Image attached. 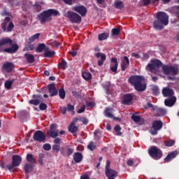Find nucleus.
<instances>
[{
    "label": "nucleus",
    "instance_id": "nucleus-1",
    "mask_svg": "<svg viewBox=\"0 0 179 179\" xmlns=\"http://www.w3.org/2000/svg\"><path fill=\"white\" fill-rule=\"evenodd\" d=\"M19 50V45L13 44V41L10 38H5L0 40V52L7 54H15Z\"/></svg>",
    "mask_w": 179,
    "mask_h": 179
},
{
    "label": "nucleus",
    "instance_id": "nucleus-2",
    "mask_svg": "<svg viewBox=\"0 0 179 179\" xmlns=\"http://www.w3.org/2000/svg\"><path fill=\"white\" fill-rule=\"evenodd\" d=\"M145 78L142 76H131L128 82L134 86L135 90L137 92H145L146 90V83L143 82Z\"/></svg>",
    "mask_w": 179,
    "mask_h": 179
},
{
    "label": "nucleus",
    "instance_id": "nucleus-3",
    "mask_svg": "<svg viewBox=\"0 0 179 179\" xmlns=\"http://www.w3.org/2000/svg\"><path fill=\"white\" fill-rule=\"evenodd\" d=\"M157 20L153 22V27L156 30H163L164 26L169 24V15L164 12H158L157 13Z\"/></svg>",
    "mask_w": 179,
    "mask_h": 179
},
{
    "label": "nucleus",
    "instance_id": "nucleus-4",
    "mask_svg": "<svg viewBox=\"0 0 179 179\" xmlns=\"http://www.w3.org/2000/svg\"><path fill=\"white\" fill-rule=\"evenodd\" d=\"M59 15V11L55 9H48L43 11L39 15H37V19L40 22L41 24H45L47 22L51 20V16H58Z\"/></svg>",
    "mask_w": 179,
    "mask_h": 179
},
{
    "label": "nucleus",
    "instance_id": "nucleus-5",
    "mask_svg": "<svg viewBox=\"0 0 179 179\" xmlns=\"http://www.w3.org/2000/svg\"><path fill=\"white\" fill-rule=\"evenodd\" d=\"M148 154L152 159H154V160H159L163 157V152H162L160 148L156 146L150 147Z\"/></svg>",
    "mask_w": 179,
    "mask_h": 179
},
{
    "label": "nucleus",
    "instance_id": "nucleus-6",
    "mask_svg": "<svg viewBox=\"0 0 179 179\" xmlns=\"http://www.w3.org/2000/svg\"><path fill=\"white\" fill-rule=\"evenodd\" d=\"M162 71L164 75H173L177 76L179 72L178 66H167L166 64L162 65Z\"/></svg>",
    "mask_w": 179,
    "mask_h": 179
},
{
    "label": "nucleus",
    "instance_id": "nucleus-7",
    "mask_svg": "<svg viewBox=\"0 0 179 179\" xmlns=\"http://www.w3.org/2000/svg\"><path fill=\"white\" fill-rule=\"evenodd\" d=\"M20 164H22V157L15 155L12 157V163L7 165L6 169L12 173L13 172V169H15V167H19Z\"/></svg>",
    "mask_w": 179,
    "mask_h": 179
},
{
    "label": "nucleus",
    "instance_id": "nucleus-8",
    "mask_svg": "<svg viewBox=\"0 0 179 179\" xmlns=\"http://www.w3.org/2000/svg\"><path fill=\"white\" fill-rule=\"evenodd\" d=\"M156 68H163L162 61L159 59H152L151 60V63H149L146 66L147 71H149L152 73H156Z\"/></svg>",
    "mask_w": 179,
    "mask_h": 179
},
{
    "label": "nucleus",
    "instance_id": "nucleus-9",
    "mask_svg": "<svg viewBox=\"0 0 179 179\" xmlns=\"http://www.w3.org/2000/svg\"><path fill=\"white\" fill-rule=\"evenodd\" d=\"M64 16L69 19L72 23L79 24L82 22V17L73 11H68L67 14H65Z\"/></svg>",
    "mask_w": 179,
    "mask_h": 179
},
{
    "label": "nucleus",
    "instance_id": "nucleus-10",
    "mask_svg": "<svg viewBox=\"0 0 179 179\" xmlns=\"http://www.w3.org/2000/svg\"><path fill=\"white\" fill-rule=\"evenodd\" d=\"M163 128V122L161 120H155L152 124L150 130L151 135H157V131Z\"/></svg>",
    "mask_w": 179,
    "mask_h": 179
},
{
    "label": "nucleus",
    "instance_id": "nucleus-11",
    "mask_svg": "<svg viewBox=\"0 0 179 179\" xmlns=\"http://www.w3.org/2000/svg\"><path fill=\"white\" fill-rule=\"evenodd\" d=\"M33 139L36 142H39L41 143V142H45V139H47V137H45V134H44V132L38 130L34 134Z\"/></svg>",
    "mask_w": 179,
    "mask_h": 179
},
{
    "label": "nucleus",
    "instance_id": "nucleus-12",
    "mask_svg": "<svg viewBox=\"0 0 179 179\" xmlns=\"http://www.w3.org/2000/svg\"><path fill=\"white\" fill-rule=\"evenodd\" d=\"M75 149L69 147V145H65L64 147H62L60 149L61 155L65 157H69V156L73 155Z\"/></svg>",
    "mask_w": 179,
    "mask_h": 179
},
{
    "label": "nucleus",
    "instance_id": "nucleus-13",
    "mask_svg": "<svg viewBox=\"0 0 179 179\" xmlns=\"http://www.w3.org/2000/svg\"><path fill=\"white\" fill-rule=\"evenodd\" d=\"M47 135L49 138H55L58 136V131H57V124H51L50 129L47 130Z\"/></svg>",
    "mask_w": 179,
    "mask_h": 179
},
{
    "label": "nucleus",
    "instance_id": "nucleus-14",
    "mask_svg": "<svg viewBox=\"0 0 179 179\" xmlns=\"http://www.w3.org/2000/svg\"><path fill=\"white\" fill-rule=\"evenodd\" d=\"M72 10L79 13V15L82 16H86V14L87 13V8L83 5L73 6Z\"/></svg>",
    "mask_w": 179,
    "mask_h": 179
},
{
    "label": "nucleus",
    "instance_id": "nucleus-15",
    "mask_svg": "<svg viewBox=\"0 0 179 179\" xmlns=\"http://www.w3.org/2000/svg\"><path fill=\"white\" fill-rule=\"evenodd\" d=\"M132 100H134V96L131 94H125L122 97V103L124 106H131Z\"/></svg>",
    "mask_w": 179,
    "mask_h": 179
},
{
    "label": "nucleus",
    "instance_id": "nucleus-16",
    "mask_svg": "<svg viewBox=\"0 0 179 179\" xmlns=\"http://www.w3.org/2000/svg\"><path fill=\"white\" fill-rule=\"evenodd\" d=\"M111 63L110 65V70L114 73H117V69H118V60L115 57H113L110 59Z\"/></svg>",
    "mask_w": 179,
    "mask_h": 179
},
{
    "label": "nucleus",
    "instance_id": "nucleus-17",
    "mask_svg": "<svg viewBox=\"0 0 179 179\" xmlns=\"http://www.w3.org/2000/svg\"><path fill=\"white\" fill-rule=\"evenodd\" d=\"M48 89L49 90L50 97H54V96H58V91L55 87V83H51L48 85Z\"/></svg>",
    "mask_w": 179,
    "mask_h": 179
},
{
    "label": "nucleus",
    "instance_id": "nucleus-18",
    "mask_svg": "<svg viewBox=\"0 0 179 179\" xmlns=\"http://www.w3.org/2000/svg\"><path fill=\"white\" fill-rule=\"evenodd\" d=\"M162 94L164 97H173L174 96V90L171 88L164 87L162 89Z\"/></svg>",
    "mask_w": 179,
    "mask_h": 179
},
{
    "label": "nucleus",
    "instance_id": "nucleus-19",
    "mask_svg": "<svg viewBox=\"0 0 179 179\" xmlns=\"http://www.w3.org/2000/svg\"><path fill=\"white\" fill-rule=\"evenodd\" d=\"M178 155V151L174 150L173 152H169L167 155L166 157L164 159V160L166 163H170V162H171L173 159H176V157H177Z\"/></svg>",
    "mask_w": 179,
    "mask_h": 179
},
{
    "label": "nucleus",
    "instance_id": "nucleus-20",
    "mask_svg": "<svg viewBox=\"0 0 179 179\" xmlns=\"http://www.w3.org/2000/svg\"><path fill=\"white\" fill-rule=\"evenodd\" d=\"M14 27H15V24H13V22H10L7 28H6V22H3L1 24V29L3 31H7V33H10V31H12Z\"/></svg>",
    "mask_w": 179,
    "mask_h": 179
},
{
    "label": "nucleus",
    "instance_id": "nucleus-21",
    "mask_svg": "<svg viewBox=\"0 0 179 179\" xmlns=\"http://www.w3.org/2000/svg\"><path fill=\"white\" fill-rule=\"evenodd\" d=\"M176 101H177V98L176 96H171L169 99L164 100V105L166 107H173L176 104Z\"/></svg>",
    "mask_w": 179,
    "mask_h": 179
},
{
    "label": "nucleus",
    "instance_id": "nucleus-22",
    "mask_svg": "<svg viewBox=\"0 0 179 179\" xmlns=\"http://www.w3.org/2000/svg\"><path fill=\"white\" fill-rule=\"evenodd\" d=\"M95 57L96 58H101L100 60H98V66H101L103 64H104V62L106 61L107 57L104 53H100V52H96L95 53Z\"/></svg>",
    "mask_w": 179,
    "mask_h": 179
},
{
    "label": "nucleus",
    "instance_id": "nucleus-23",
    "mask_svg": "<svg viewBox=\"0 0 179 179\" xmlns=\"http://www.w3.org/2000/svg\"><path fill=\"white\" fill-rule=\"evenodd\" d=\"M128 66H129V59L128 57L124 56V59L121 63V70L124 72L127 71V68H128Z\"/></svg>",
    "mask_w": 179,
    "mask_h": 179
},
{
    "label": "nucleus",
    "instance_id": "nucleus-24",
    "mask_svg": "<svg viewBox=\"0 0 179 179\" xmlns=\"http://www.w3.org/2000/svg\"><path fill=\"white\" fill-rule=\"evenodd\" d=\"M154 111H156L157 113L154 115L155 117H164V115H166L167 114V110L163 108H158L157 106V109Z\"/></svg>",
    "mask_w": 179,
    "mask_h": 179
},
{
    "label": "nucleus",
    "instance_id": "nucleus-25",
    "mask_svg": "<svg viewBox=\"0 0 179 179\" xmlns=\"http://www.w3.org/2000/svg\"><path fill=\"white\" fill-rule=\"evenodd\" d=\"M34 164H25L24 165V171L26 174L27 179H29V173H31L33 171V169H34Z\"/></svg>",
    "mask_w": 179,
    "mask_h": 179
},
{
    "label": "nucleus",
    "instance_id": "nucleus-26",
    "mask_svg": "<svg viewBox=\"0 0 179 179\" xmlns=\"http://www.w3.org/2000/svg\"><path fill=\"white\" fill-rule=\"evenodd\" d=\"M13 63L8 62L3 65L2 69L6 71V72H10L11 71H13Z\"/></svg>",
    "mask_w": 179,
    "mask_h": 179
},
{
    "label": "nucleus",
    "instance_id": "nucleus-27",
    "mask_svg": "<svg viewBox=\"0 0 179 179\" xmlns=\"http://www.w3.org/2000/svg\"><path fill=\"white\" fill-rule=\"evenodd\" d=\"M24 57L28 64H34V62H35L36 61V59L34 58V55L31 54L25 53Z\"/></svg>",
    "mask_w": 179,
    "mask_h": 179
},
{
    "label": "nucleus",
    "instance_id": "nucleus-28",
    "mask_svg": "<svg viewBox=\"0 0 179 179\" xmlns=\"http://www.w3.org/2000/svg\"><path fill=\"white\" fill-rule=\"evenodd\" d=\"M73 160L76 163H80L83 160V155L80 152H76L73 154Z\"/></svg>",
    "mask_w": 179,
    "mask_h": 179
},
{
    "label": "nucleus",
    "instance_id": "nucleus-29",
    "mask_svg": "<svg viewBox=\"0 0 179 179\" xmlns=\"http://www.w3.org/2000/svg\"><path fill=\"white\" fill-rule=\"evenodd\" d=\"M26 160L29 164H36V160L34 157H33V154H27L26 156Z\"/></svg>",
    "mask_w": 179,
    "mask_h": 179
},
{
    "label": "nucleus",
    "instance_id": "nucleus-30",
    "mask_svg": "<svg viewBox=\"0 0 179 179\" xmlns=\"http://www.w3.org/2000/svg\"><path fill=\"white\" fill-rule=\"evenodd\" d=\"M43 4V3L36 1L35 3L32 5V8L36 12H41V5Z\"/></svg>",
    "mask_w": 179,
    "mask_h": 179
},
{
    "label": "nucleus",
    "instance_id": "nucleus-31",
    "mask_svg": "<svg viewBox=\"0 0 179 179\" xmlns=\"http://www.w3.org/2000/svg\"><path fill=\"white\" fill-rule=\"evenodd\" d=\"M105 115L108 118H114V115H113V108H106L105 110Z\"/></svg>",
    "mask_w": 179,
    "mask_h": 179
},
{
    "label": "nucleus",
    "instance_id": "nucleus-32",
    "mask_svg": "<svg viewBox=\"0 0 179 179\" xmlns=\"http://www.w3.org/2000/svg\"><path fill=\"white\" fill-rule=\"evenodd\" d=\"M13 82H15V80H6L4 83L5 89H7V90H10V89H12V85H13Z\"/></svg>",
    "mask_w": 179,
    "mask_h": 179
},
{
    "label": "nucleus",
    "instance_id": "nucleus-33",
    "mask_svg": "<svg viewBox=\"0 0 179 179\" xmlns=\"http://www.w3.org/2000/svg\"><path fill=\"white\" fill-rule=\"evenodd\" d=\"M44 50L47 51V50H48V48H45V45L44 43H40L36 48V52H43Z\"/></svg>",
    "mask_w": 179,
    "mask_h": 179
},
{
    "label": "nucleus",
    "instance_id": "nucleus-34",
    "mask_svg": "<svg viewBox=\"0 0 179 179\" xmlns=\"http://www.w3.org/2000/svg\"><path fill=\"white\" fill-rule=\"evenodd\" d=\"M39 38L40 33L35 34L29 38L28 43H29V44H31V43H34L36 40H38Z\"/></svg>",
    "mask_w": 179,
    "mask_h": 179
},
{
    "label": "nucleus",
    "instance_id": "nucleus-35",
    "mask_svg": "<svg viewBox=\"0 0 179 179\" xmlns=\"http://www.w3.org/2000/svg\"><path fill=\"white\" fill-rule=\"evenodd\" d=\"M67 65H68V63H66V61L62 59V62L59 63L58 64V68L59 69H62L63 71H65V69H66Z\"/></svg>",
    "mask_w": 179,
    "mask_h": 179
},
{
    "label": "nucleus",
    "instance_id": "nucleus-36",
    "mask_svg": "<svg viewBox=\"0 0 179 179\" xmlns=\"http://www.w3.org/2000/svg\"><path fill=\"white\" fill-rule=\"evenodd\" d=\"M69 131L71 134H76V132H78V127H76L73 123H71L69 127Z\"/></svg>",
    "mask_w": 179,
    "mask_h": 179
},
{
    "label": "nucleus",
    "instance_id": "nucleus-37",
    "mask_svg": "<svg viewBox=\"0 0 179 179\" xmlns=\"http://www.w3.org/2000/svg\"><path fill=\"white\" fill-rule=\"evenodd\" d=\"M34 50V45L28 42V44L25 45L23 51H33Z\"/></svg>",
    "mask_w": 179,
    "mask_h": 179
},
{
    "label": "nucleus",
    "instance_id": "nucleus-38",
    "mask_svg": "<svg viewBox=\"0 0 179 179\" xmlns=\"http://www.w3.org/2000/svg\"><path fill=\"white\" fill-rule=\"evenodd\" d=\"M114 6L116 9H122L124 8V3L122 1L114 2Z\"/></svg>",
    "mask_w": 179,
    "mask_h": 179
},
{
    "label": "nucleus",
    "instance_id": "nucleus-39",
    "mask_svg": "<svg viewBox=\"0 0 179 179\" xmlns=\"http://www.w3.org/2000/svg\"><path fill=\"white\" fill-rule=\"evenodd\" d=\"M44 157H45V155L43 152L38 154V164L40 166H43L44 164Z\"/></svg>",
    "mask_w": 179,
    "mask_h": 179
},
{
    "label": "nucleus",
    "instance_id": "nucleus-40",
    "mask_svg": "<svg viewBox=\"0 0 179 179\" xmlns=\"http://www.w3.org/2000/svg\"><path fill=\"white\" fill-rule=\"evenodd\" d=\"M83 78L85 79V80H90L92 79V73L87 71L83 72Z\"/></svg>",
    "mask_w": 179,
    "mask_h": 179
},
{
    "label": "nucleus",
    "instance_id": "nucleus-41",
    "mask_svg": "<svg viewBox=\"0 0 179 179\" xmlns=\"http://www.w3.org/2000/svg\"><path fill=\"white\" fill-rule=\"evenodd\" d=\"M152 91L153 92L154 96H159V94H160V90L157 85H153L152 87Z\"/></svg>",
    "mask_w": 179,
    "mask_h": 179
},
{
    "label": "nucleus",
    "instance_id": "nucleus-42",
    "mask_svg": "<svg viewBox=\"0 0 179 179\" xmlns=\"http://www.w3.org/2000/svg\"><path fill=\"white\" fill-rule=\"evenodd\" d=\"M107 38H108V34H107L106 33H102L99 34L98 39L99 41L107 40Z\"/></svg>",
    "mask_w": 179,
    "mask_h": 179
},
{
    "label": "nucleus",
    "instance_id": "nucleus-43",
    "mask_svg": "<svg viewBox=\"0 0 179 179\" xmlns=\"http://www.w3.org/2000/svg\"><path fill=\"white\" fill-rule=\"evenodd\" d=\"M66 95L65 92V89L61 88L59 90V96L62 100H65V96Z\"/></svg>",
    "mask_w": 179,
    "mask_h": 179
},
{
    "label": "nucleus",
    "instance_id": "nucleus-44",
    "mask_svg": "<svg viewBox=\"0 0 179 179\" xmlns=\"http://www.w3.org/2000/svg\"><path fill=\"white\" fill-rule=\"evenodd\" d=\"M43 55H44L45 58H52V57L54 55H55V51L51 52V51L48 50V51L45 52Z\"/></svg>",
    "mask_w": 179,
    "mask_h": 179
},
{
    "label": "nucleus",
    "instance_id": "nucleus-45",
    "mask_svg": "<svg viewBox=\"0 0 179 179\" xmlns=\"http://www.w3.org/2000/svg\"><path fill=\"white\" fill-rule=\"evenodd\" d=\"M87 149H89V150H91V152H93V150H94V149H96V144L94 143V142L91 141L87 145Z\"/></svg>",
    "mask_w": 179,
    "mask_h": 179
},
{
    "label": "nucleus",
    "instance_id": "nucleus-46",
    "mask_svg": "<svg viewBox=\"0 0 179 179\" xmlns=\"http://www.w3.org/2000/svg\"><path fill=\"white\" fill-rule=\"evenodd\" d=\"M174 143H176V141L174 140L164 141L165 146H168L169 148H171V146H174Z\"/></svg>",
    "mask_w": 179,
    "mask_h": 179
},
{
    "label": "nucleus",
    "instance_id": "nucleus-47",
    "mask_svg": "<svg viewBox=\"0 0 179 179\" xmlns=\"http://www.w3.org/2000/svg\"><path fill=\"white\" fill-rule=\"evenodd\" d=\"M115 131L117 132V136H121V135H122V133H121V127L119 124H117L115 127Z\"/></svg>",
    "mask_w": 179,
    "mask_h": 179
},
{
    "label": "nucleus",
    "instance_id": "nucleus-48",
    "mask_svg": "<svg viewBox=\"0 0 179 179\" xmlns=\"http://www.w3.org/2000/svg\"><path fill=\"white\" fill-rule=\"evenodd\" d=\"M72 94L76 99H80L82 93L80 92L72 91Z\"/></svg>",
    "mask_w": 179,
    "mask_h": 179
},
{
    "label": "nucleus",
    "instance_id": "nucleus-49",
    "mask_svg": "<svg viewBox=\"0 0 179 179\" xmlns=\"http://www.w3.org/2000/svg\"><path fill=\"white\" fill-rule=\"evenodd\" d=\"M145 110H148L149 108H152V110H157V106H153L151 103H148L147 106H145Z\"/></svg>",
    "mask_w": 179,
    "mask_h": 179
},
{
    "label": "nucleus",
    "instance_id": "nucleus-50",
    "mask_svg": "<svg viewBox=\"0 0 179 179\" xmlns=\"http://www.w3.org/2000/svg\"><path fill=\"white\" fill-rule=\"evenodd\" d=\"M49 45H52V47L58 48L59 46V42L58 41H53L49 42Z\"/></svg>",
    "mask_w": 179,
    "mask_h": 179
},
{
    "label": "nucleus",
    "instance_id": "nucleus-51",
    "mask_svg": "<svg viewBox=\"0 0 179 179\" xmlns=\"http://www.w3.org/2000/svg\"><path fill=\"white\" fill-rule=\"evenodd\" d=\"M29 104L32 106H38L40 104V101L37 99H31L29 100Z\"/></svg>",
    "mask_w": 179,
    "mask_h": 179
},
{
    "label": "nucleus",
    "instance_id": "nucleus-52",
    "mask_svg": "<svg viewBox=\"0 0 179 179\" xmlns=\"http://www.w3.org/2000/svg\"><path fill=\"white\" fill-rule=\"evenodd\" d=\"M120 28H115L112 29L113 36H118L120 34Z\"/></svg>",
    "mask_w": 179,
    "mask_h": 179
},
{
    "label": "nucleus",
    "instance_id": "nucleus-53",
    "mask_svg": "<svg viewBox=\"0 0 179 179\" xmlns=\"http://www.w3.org/2000/svg\"><path fill=\"white\" fill-rule=\"evenodd\" d=\"M131 118L134 122H141V116L132 115Z\"/></svg>",
    "mask_w": 179,
    "mask_h": 179
},
{
    "label": "nucleus",
    "instance_id": "nucleus-54",
    "mask_svg": "<svg viewBox=\"0 0 179 179\" xmlns=\"http://www.w3.org/2000/svg\"><path fill=\"white\" fill-rule=\"evenodd\" d=\"M60 149H61V147L59 146V145L55 144L52 145V150H54L55 152H57V153L59 152Z\"/></svg>",
    "mask_w": 179,
    "mask_h": 179
},
{
    "label": "nucleus",
    "instance_id": "nucleus-55",
    "mask_svg": "<svg viewBox=\"0 0 179 179\" xmlns=\"http://www.w3.org/2000/svg\"><path fill=\"white\" fill-rule=\"evenodd\" d=\"M80 121H81L84 125H87L89 124V120L86 117H80Z\"/></svg>",
    "mask_w": 179,
    "mask_h": 179
},
{
    "label": "nucleus",
    "instance_id": "nucleus-56",
    "mask_svg": "<svg viewBox=\"0 0 179 179\" xmlns=\"http://www.w3.org/2000/svg\"><path fill=\"white\" fill-rule=\"evenodd\" d=\"M44 150H51V145L50 143H45L43 146Z\"/></svg>",
    "mask_w": 179,
    "mask_h": 179
},
{
    "label": "nucleus",
    "instance_id": "nucleus-57",
    "mask_svg": "<svg viewBox=\"0 0 179 179\" xmlns=\"http://www.w3.org/2000/svg\"><path fill=\"white\" fill-rule=\"evenodd\" d=\"M39 108H40V110H41V111H44V110H47V104H45L44 103H41L39 105Z\"/></svg>",
    "mask_w": 179,
    "mask_h": 179
},
{
    "label": "nucleus",
    "instance_id": "nucleus-58",
    "mask_svg": "<svg viewBox=\"0 0 179 179\" xmlns=\"http://www.w3.org/2000/svg\"><path fill=\"white\" fill-rule=\"evenodd\" d=\"M66 108L68 111L73 112L75 110V106L71 104H68Z\"/></svg>",
    "mask_w": 179,
    "mask_h": 179
},
{
    "label": "nucleus",
    "instance_id": "nucleus-59",
    "mask_svg": "<svg viewBox=\"0 0 179 179\" xmlns=\"http://www.w3.org/2000/svg\"><path fill=\"white\" fill-rule=\"evenodd\" d=\"M59 111L60 113H62L64 115L66 114V111H67V108L66 107H62V106H60L59 108Z\"/></svg>",
    "mask_w": 179,
    "mask_h": 179
},
{
    "label": "nucleus",
    "instance_id": "nucleus-60",
    "mask_svg": "<svg viewBox=\"0 0 179 179\" xmlns=\"http://www.w3.org/2000/svg\"><path fill=\"white\" fill-rule=\"evenodd\" d=\"M85 110H86V106H83L78 110V114H82V113H85Z\"/></svg>",
    "mask_w": 179,
    "mask_h": 179
},
{
    "label": "nucleus",
    "instance_id": "nucleus-61",
    "mask_svg": "<svg viewBox=\"0 0 179 179\" xmlns=\"http://www.w3.org/2000/svg\"><path fill=\"white\" fill-rule=\"evenodd\" d=\"M104 89L106 90V94H111V93L110 92V85H105Z\"/></svg>",
    "mask_w": 179,
    "mask_h": 179
},
{
    "label": "nucleus",
    "instance_id": "nucleus-62",
    "mask_svg": "<svg viewBox=\"0 0 179 179\" xmlns=\"http://www.w3.org/2000/svg\"><path fill=\"white\" fill-rule=\"evenodd\" d=\"M86 106H87V107H94V102L87 101Z\"/></svg>",
    "mask_w": 179,
    "mask_h": 179
},
{
    "label": "nucleus",
    "instance_id": "nucleus-63",
    "mask_svg": "<svg viewBox=\"0 0 179 179\" xmlns=\"http://www.w3.org/2000/svg\"><path fill=\"white\" fill-rule=\"evenodd\" d=\"M143 6H148L150 3V0H143Z\"/></svg>",
    "mask_w": 179,
    "mask_h": 179
},
{
    "label": "nucleus",
    "instance_id": "nucleus-64",
    "mask_svg": "<svg viewBox=\"0 0 179 179\" xmlns=\"http://www.w3.org/2000/svg\"><path fill=\"white\" fill-rule=\"evenodd\" d=\"M80 179H90V177H89L88 175H83L80 176Z\"/></svg>",
    "mask_w": 179,
    "mask_h": 179
}]
</instances>
